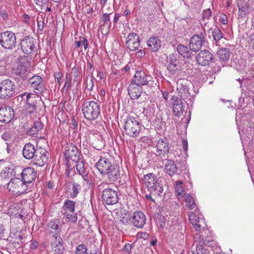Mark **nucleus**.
<instances>
[{
	"label": "nucleus",
	"instance_id": "a18cd8bd",
	"mask_svg": "<svg viewBox=\"0 0 254 254\" xmlns=\"http://www.w3.org/2000/svg\"><path fill=\"white\" fill-rule=\"evenodd\" d=\"M184 104L173 105V112L177 117L180 116L184 111Z\"/></svg>",
	"mask_w": 254,
	"mask_h": 254
},
{
	"label": "nucleus",
	"instance_id": "39448f33",
	"mask_svg": "<svg viewBox=\"0 0 254 254\" xmlns=\"http://www.w3.org/2000/svg\"><path fill=\"white\" fill-rule=\"evenodd\" d=\"M82 111L86 120L93 121L99 116L100 108L98 104L93 101H87L83 104Z\"/></svg>",
	"mask_w": 254,
	"mask_h": 254
},
{
	"label": "nucleus",
	"instance_id": "4d7b16f0",
	"mask_svg": "<svg viewBox=\"0 0 254 254\" xmlns=\"http://www.w3.org/2000/svg\"><path fill=\"white\" fill-rule=\"evenodd\" d=\"M12 133L10 131H5L1 135V138L5 141L9 140L12 137Z\"/></svg>",
	"mask_w": 254,
	"mask_h": 254
},
{
	"label": "nucleus",
	"instance_id": "20e7f679",
	"mask_svg": "<svg viewBox=\"0 0 254 254\" xmlns=\"http://www.w3.org/2000/svg\"><path fill=\"white\" fill-rule=\"evenodd\" d=\"M206 23L202 24V31L193 35L189 42L190 49L194 52H198L203 46L208 44L206 38Z\"/></svg>",
	"mask_w": 254,
	"mask_h": 254
},
{
	"label": "nucleus",
	"instance_id": "7ed1b4c3",
	"mask_svg": "<svg viewBox=\"0 0 254 254\" xmlns=\"http://www.w3.org/2000/svg\"><path fill=\"white\" fill-rule=\"evenodd\" d=\"M142 127V124L139 117L129 116L127 118L124 125L126 133L132 137L139 135Z\"/></svg>",
	"mask_w": 254,
	"mask_h": 254
},
{
	"label": "nucleus",
	"instance_id": "2f4dec72",
	"mask_svg": "<svg viewBox=\"0 0 254 254\" xmlns=\"http://www.w3.org/2000/svg\"><path fill=\"white\" fill-rule=\"evenodd\" d=\"M177 50L180 55L185 58L190 59L193 55L192 52L190 51L187 46L182 44H180L177 46Z\"/></svg>",
	"mask_w": 254,
	"mask_h": 254
},
{
	"label": "nucleus",
	"instance_id": "774afa93",
	"mask_svg": "<svg viewBox=\"0 0 254 254\" xmlns=\"http://www.w3.org/2000/svg\"><path fill=\"white\" fill-rule=\"evenodd\" d=\"M80 39L81 40V43L83 45L84 49L86 50L88 46V41L87 39L84 37H80Z\"/></svg>",
	"mask_w": 254,
	"mask_h": 254
},
{
	"label": "nucleus",
	"instance_id": "6e6d98bb",
	"mask_svg": "<svg viewBox=\"0 0 254 254\" xmlns=\"http://www.w3.org/2000/svg\"><path fill=\"white\" fill-rule=\"evenodd\" d=\"M87 82H86V88L88 90L91 91L92 90V88L94 86V83H93V76L92 77H89L88 78V77L86 76V77Z\"/></svg>",
	"mask_w": 254,
	"mask_h": 254
},
{
	"label": "nucleus",
	"instance_id": "680f3d73",
	"mask_svg": "<svg viewBox=\"0 0 254 254\" xmlns=\"http://www.w3.org/2000/svg\"><path fill=\"white\" fill-rule=\"evenodd\" d=\"M38 133V131L33 127L30 128L27 131L28 135L34 136H37Z\"/></svg>",
	"mask_w": 254,
	"mask_h": 254
},
{
	"label": "nucleus",
	"instance_id": "0eeeda50",
	"mask_svg": "<svg viewBox=\"0 0 254 254\" xmlns=\"http://www.w3.org/2000/svg\"><path fill=\"white\" fill-rule=\"evenodd\" d=\"M16 44V38L13 32L6 31L0 33V45L2 48L11 50L15 47Z\"/></svg>",
	"mask_w": 254,
	"mask_h": 254
},
{
	"label": "nucleus",
	"instance_id": "6ab92c4d",
	"mask_svg": "<svg viewBox=\"0 0 254 254\" xmlns=\"http://www.w3.org/2000/svg\"><path fill=\"white\" fill-rule=\"evenodd\" d=\"M42 82V78L39 75H34L30 78L28 83L34 88V92L36 94H40L45 90V87Z\"/></svg>",
	"mask_w": 254,
	"mask_h": 254
},
{
	"label": "nucleus",
	"instance_id": "4be33fe9",
	"mask_svg": "<svg viewBox=\"0 0 254 254\" xmlns=\"http://www.w3.org/2000/svg\"><path fill=\"white\" fill-rule=\"evenodd\" d=\"M187 84L188 81L185 79H180L177 82V89L178 91L179 96L183 99H186L191 96Z\"/></svg>",
	"mask_w": 254,
	"mask_h": 254
},
{
	"label": "nucleus",
	"instance_id": "58836bf2",
	"mask_svg": "<svg viewBox=\"0 0 254 254\" xmlns=\"http://www.w3.org/2000/svg\"><path fill=\"white\" fill-rule=\"evenodd\" d=\"M182 182L179 181L176 182L175 186V190L176 192V196L178 199H181L183 197L184 189L182 186Z\"/></svg>",
	"mask_w": 254,
	"mask_h": 254
},
{
	"label": "nucleus",
	"instance_id": "8fccbe9b",
	"mask_svg": "<svg viewBox=\"0 0 254 254\" xmlns=\"http://www.w3.org/2000/svg\"><path fill=\"white\" fill-rule=\"evenodd\" d=\"M87 71H86V74L88 75V76L89 77H92L93 76V73L94 71V68L93 66V61H88L87 63Z\"/></svg>",
	"mask_w": 254,
	"mask_h": 254
},
{
	"label": "nucleus",
	"instance_id": "ddd939ff",
	"mask_svg": "<svg viewBox=\"0 0 254 254\" xmlns=\"http://www.w3.org/2000/svg\"><path fill=\"white\" fill-rule=\"evenodd\" d=\"M50 245L54 254H64V242L60 235L54 234L51 238Z\"/></svg>",
	"mask_w": 254,
	"mask_h": 254
},
{
	"label": "nucleus",
	"instance_id": "c756f323",
	"mask_svg": "<svg viewBox=\"0 0 254 254\" xmlns=\"http://www.w3.org/2000/svg\"><path fill=\"white\" fill-rule=\"evenodd\" d=\"M217 55L219 60L225 63L229 60L230 57V49L226 48H221L217 51Z\"/></svg>",
	"mask_w": 254,
	"mask_h": 254
},
{
	"label": "nucleus",
	"instance_id": "37998d69",
	"mask_svg": "<svg viewBox=\"0 0 254 254\" xmlns=\"http://www.w3.org/2000/svg\"><path fill=\"white\" fill-rule=\"evenodd\" d=\"M65 80L64 86L62 88L61 91L62 92L66 93L69 88L71 85V76L66 74L65 75Z\"/></svg>",
	"mask_w": 254,
	"mask_h": 254
},
{
	"label": "nucleus",
	"instance_id": "2eb2a0df",
	"mask_svg": "<svg viewBox=\"0 0 254 254\" xmlns=\"http://www.w3.org/2000/svg\"><path fill=\"white\" fill-rule=\"evenodd\" d=\"M102 197L104 204L113 205L118 202V195L117 191L110 188L105 189L102 192Z\"/></svg>",
	"mask_w": 254,
	"mask_h": 254
},
{
	"label": "nucleus",
	"instance_id": "1a4fd4ad",
	"mask_svg": "<svg viewBox=\"0 0 254 254\" xmlns=\"http://www.w3.org/2000/svg\"><path fill=\"white\" fill-rule=\"evenodd\" d=\"M15 85L9 79L2 80L0 83V96L2 98H9L15 92Z\"/></svg>",
	"mask_w": 254,
	"mask_h": 254
},
{
	"label": "nucleus",
	"instance_id": "4468645a",
	"mask_svg": "<svg viewBox=\"0 0 254 254\" xmlns=\"http://www.w3.org/2000/svg\"><path fill=\"white\" fill-rule=\"evenodd\" d=\"M36 44L35 39L28 36L23 37L20 42V46L22 52L27 55L36 51Z\"/></svg>",
	"mask_w": 254,
	"mask_h": 254
},
{
	"label": "nucleus",
	"instance_id": "3c124183",
	"mask_svg": "<svg viewBox=\"0 0 254 254\" xmlns=\"http://www.w3.org/2000/svg\"><path fill=\"white\" fill-rule=\"evenodd\" d=\"M93 144H94V148L98 150H101L104 146V142L101 137L95 140Z\"/></svg>",
	"mask_w": 254,
	"mask_h": 254
},
{
	"label": "nucleus",
	"instance_id": "f03ea898",
	"mask_svg": "<svg viewBox=\"0 0 254 254\" xmlns=\"http://www.w3.org/2000/svg\"><path fill=\"white\" fill-rule=\"evenodd\" d=\"M96 167L102 175L107 176L109 182H115L120 178V167L113 164L110 158L101 157L96 163Z\"/></svg>",
	"mask_w": 254,
	"mask_h": 254
},
{
	"label": "nucleus",
	"instance_id": "864d4df0",
	"mask_svg": "<svg viewBox=\"0 0 254 254\" xmlns=\"http://www.w3.org/2000/svg\"><path fill=\"white\" fill-rule=\"evenodd\" d=\"M196 252L197 254H210L209 250L200 245L196 246Z\"/></svg>",
	"mask_w": 254,
	"mask_h": 254
},
{
	"label": "nucleus",
	"instance_id": "f3484780",
	"mask_svg": "<svg viewBox=\"0 0 254 254\" xmlns=\"http://www.w3.org/2000/svg\"><path fill=\"white\" fill-rule=\"evenodd\" d=\"M13 109L10 106L0 108V122L5 124L9 123L14 118Z\"/></svg>",
	"mask_w": 254,
	"mask_h": 254
},
{
	"label": "nucleus",
	"instance_id": "e433bc0d",
	"mask_svg": "<svg viewBox=\"0 0 254 254\" xmlns=\"http://www.w3.org/2000/svg\"><path fill=\"white\" fill-rule=\"evenodd\" d=\"M185 196V201L187 204L186 206L188 209L190 210L194 209L196 206L194 198L189 193L186 194Z\"/></svg>",
	"mask_w": 254,
	"mask_h": 254
},
{
	"label": "nucleus",
	"instance_id": "4c0bfd02",
	"mask_svg": "<svg viewBox=\"0 0 254 254\" xmlns=\"http://www.w3.org/2000/svg\"><path fill=\"white\" fill-rule=\"evenodd\" d=\"M62 214L68 222L75 223L77 220V213H75V212L65 211L64 212H62Z\"/></svg>",
	"mask_w": 254,
	"mask_h": 254
},
{
	"label": "nucleus",
	"instance_id": "0e129e2a",
	"mask_svg": "<svg viewBox=\"0 0 254 254\" xmlns=\"http://www.w3.org/2000/svg\"><path fill=\"white\" fill-rule=\"evenodd\" d=\"M137 236L139 238H141V239L145 240L148 237L149 235L146 232H138L137 233Z\"/></svg>",
	"mask_w": 254,
	"mask_h": 254
},
{
	"label": "nucleus",
	"instance_id": "603ef678",
	"mask_svg": "<svg viewBox=\"0 0 254 254\" xmlns=\"http://www.w3.org/2000/svg\"><path fill=\"white\" fill-rule=\"evenodd\" d=\"M13 208L14 209L15 208L12 205L9 207L8 211V214H9L10 215H14L15 216V218H16L20 219L22 220H24L25 216L22 214L15 213V212L12 211V210L13 209Z\"/></svg>",
	"mask_w": 254,
	"mask_h": 254
},
{
	"label": "nucleus",
	"instance_id": "e2e57ef3",
	"mask_svg": "<svg viewBox=\"0 0 254 254\" xmlns=\"http://www.w3.org/2000/svg\"><path fill=\"white\" fill-rule=\"evenodd\" d=\"M219 21L220 23L223 24H227L228 22L227 16L225 14H221L219 18Z\"/></svg>",
	"mask_w": 254,
	"mask_h": 254
},
{
	"label": "nucleus",
	"instance_id": "b1692460",
	"mask_svg": "<svg viewBox=\"0 0 254 254\" xmlns=\"http://www.w3.org/2000/svg\"><path fill=\"white\" fill-rule=\"evenodd\" d=\"M146 216L145 214L140 211H135L131 217V222L133 225L139 228H141L146 222Z\"/></svg>",
	"mask_w": 254,
	"mask_h": 254
},
{
	"label": "nucleus",
	"instance_id": "a19ab883",
	"mask_svg": "<svg viewBox=\"0 0 254 254\" xmlns=\"http://www.w3.org/2000/svg\"><path fill=\"white\" fill-rule=\"evenodd\" d=\"M213 43H217L223 37L220 30L217 28H214L212 32Z\"/></svg>",
	"mask_w": 254,
	"mask_h": 254
},
{
	"label": "nucleus",
	"instance_id": "09e8293b",
	"mask_svg": "<svg viewBox=\"0 0 254 254\" xmlns=\"http://www.w3.org/2000/svg\"><path fill=\"white\" fill-rule=\"evenodd\" d=\"M211 16V11L209 8L203 10L202 13V20L201 23V25L202 26V24L204 23H206V25L207 22H206V20H208Z\"/></svg>",
	"mask_w": 254,
	"mask_h": 254
},
{
	"label": "nucleus",
	"instance_id": "79ce46f5",
	"mask_svg": "<svg viewBox=\"0 0 254 254\" xmlns=\"http://www.w3.org/2000/svg\"><path fill=\"white\" fill-rule=\"evenodd\" d=\"M80 190L81 186L80 184L76 183H72V192L70 193V197L72 198L76 197Z\"/></svg>",
	"mask_w": 254,
	"mask_h": 254
},
{
	"label": "nucleus",
	"instance_id": "5701e85b",
	"mask_svg": "<svg viewBox=\"0 0 254 254\" xmlns=\"http://www.w3.org/2000/svg\"><path fill=\"white\" fill-rule=\"evenodd\" d=\"M22 180L28 185L34 181L37 178V172L32 167H27L21 173Z\"/></svg>",
	"mask_w": 254,
	"mask_h": 254
},
{
	"label": "nucleus",
	"instance_id": "338daca9",
	"mask_svg": "<svg viewBox=\"0 0 254 254\" xmlns=\"http://www.w3.org/2000/svg\"><path fill=\"white\" fill-rule=\"evenodd\" d=\"M62 77H63L62 74L60 72H57L55 73V79H56V81L59 84H60L61 83V80Z\"/></svg>",
	"mask_w": 254,
	"mask_h": 254
},
{
	"label": "nucleus",
	"instance_id": "a211bd4d",
	"mask_svg": "<svg viewBox=\"0 0 254 254\" xmlns=\"http://www.w3.org/2000/svg\"><path fill=\"white\" fill-rule=\"evenodd\" d=\"M156 147L158 155L165 158L166 156L169 152L170 149L167 139L166 137H163L158 139L156 144Z\"/></svg>",
	"mask_w": 254,
	"mask_h": 254
},
{
	"label": "nucleus",
	"instance_id": "13d9d810",
	"mask_svg": "<svg viewBox=\"0 0 254 254\" xmlns=\"http://www.w3.org/2000/svg\"><path fill=\"white\" fill-rule=\"evenodd\" d=\"M33 127L37 130V131H39L43 128V124L41 122L37 121L35 122Z\"/></svg>",
	"mask_w": 254,
	"mask_h": 254
},
{
	"label": "nucleus",
	"instance_id": "69168bd1",
	"mask_svg": "<svg viewBox=\"0 0 254 254\" xmlns=\"http://www.w3.org/2000/svg\"><path fill=\"white\" fill-rule=\"evenodd\" d=\"M172 100H174L173 105H176V104H184L182 100L179 99L177 96H173L172 97Z\"/></svg>",
	"mask_w": 254,
	"mask_h": 254
},
{
	"label": "nucleus",
	"instance_id": "5fc2aeb1",
	"mask_svg": "<svg viewBox=\"0 0 254 254\" xmlns=\"http://www.w3.org/2000/svg\"><path fill=\"white\" fill-rule=\"evenodd\" d=\"M87 247L83 244L79 245L76 248L75 254H87Z\"/></svg>",
	"mask_w": 254,
	"mask_h": 254
},
{
	"label": "nucleus",
	"instance_id": "f257e3e1",
	"mask_svg": "<svg viewBox=\"0 0 254 254\" xmlns=\"http://www.w3.org/2000/svg\"><path fill=\"white\" fill-rule=\"evenodd\" d=\"M22 155L26 159H32L33 164L43 167L48 162L49 154L45 149L36 147L33 144L27 143L23 148Z\"/></svg>",
	"mask_w": 254,
	"mask_h": 254
},
{
	"label": "nucleus",
	"instance_id": "412c9836",
	"mask_svg": "<svg viewBox=\"0 0 254 254\" xmlns=\"http://www.w3.org/2000/svg\"><path fill=\"white\" fill-rule=\"evenodd\" d=\"M64 155L67 158L75 162L80 159L81 154L76 146L72 143H69L65 147Z\"/></svg>",
	"mask_w": 254,
	"mask_h": 254
},
{
	"label": "nucleus",
	"instance_id": "a878e982",
	"mask_svg": "<svg viewBox=\"0 0 254 254\" xmlns=\"http://www.w3.org/2000/svg\"><path fill=\"white\" fill-rule=\"evenodd\" d=\"M190 222L193 225V228L197 231L201 230V227L204 224V220L198 215L193 212H190L189 215Z\"/></svg>",
	"mask_w": 254,
	"mask_h": 254
},
{
	"label": "nucleus",
	"instance_id": "473e14b6",
	"mask_svg": "<svg viewBox=\"0 0 254 254\" xmlns=\"http://www.w3.org/2000/svg\"><path fill=\"white\" fill-rule=\"evenodd\" d=\"M13 72L15 74L19 76V78L23 80L27 78L28 72L27 67L21 64H19L16 68H14Z\"/></svg>",
	"mask_w": 254,
	"mask_h": 254
},
{
	"label": "nucleus",
	"instance_id": "bb28decb",
	"mask_svg": "<svg viewBox=\"0 0 254 254\" xmlns=\"http://www.w3.org/2000/svg\"><path fill=\"white\" fill-rule=\"evenodd\" d=\"M131 82L140 86L147 85L148 82V76L145 73L141 70L137 71L134 74Z\"/></svg>",
	"mask_w": 254,
	"mask_h": 254
},
{
	"label": "nucleus",
	"instance_id": "7c9ffc66",
	"mask_svg": "<svg viewBox=\"0 0 254 254\" xmlns=\"http://www.w3.org/2000/svg\"><path fill=\"white\" fill-rule=\"evenodd\" d=\"M143 180L146 187L149 190L152 189L154 184L157 182L156 177L153 173H149L144 175Z\"/></svg>",
	"mask_w": 254,
	"mask_h": 254
},
{
	"label": "nucleus",
	"instance_id": "49530a36",
	"mask_svg": "<svg viewBox=\"0 0 254 254\" xmlns=\"http://www.w3.org/2000/svg\"><path fill=\"white\" fill-rule=\"evenodd\" d=\"M112 13H104L102 15V21L103 22V23L101 25L103 26H107L108 28H110L111 26V22L110 20V15Z\"/></svg>",
	"mask_w": 254,
	"mask_h": 254
},
{
	"label": "nucleus",
	"instance_id": "bf43d9fd",
	"mask_svg": "<svg viewBox=\"0 0 254 254\" xmlns=\"http://www.w3.org/2000/svg\"><path fill=\"white\" fill-rule=\"evenodd\" d=\"M248 42L249 46L254 50V33L249 36L248 38Z\"/></svg>",
	"mask_w": 254,
	"mask_h": 254
},
{
	"label": "nucleus",
	"instance_id": "72a5a7b5",
	"mask_svg": "<svg viewBox=\"0 0 254 254\" xmlns=\"http://www.w3.org/2000/svg\"><path fill=\"white\" fill-rule=\"evenodd\" d=\"M75 202L72 200L66 199L64 201L62 207V213L67 212H75Z\"/></svg>",
	"mask_w": 254,
	"mask_h": 254
},
{
	"label": "nucleus",
	"instance_id": "f8f14e48",
	"mask_svg": "<svg viewBox=\"0 0 254 254\" xmlns=\"http://www.w3.org/2000/svg\"><path fill=\"white\" fill-rule=\"evenodd\" d=\"M76 170L77 173L80 175L83 181L86 183L87 185H90L92 181L90 178V175L89 174V171L88 170V164L85 161L79 159L75 161Z\"/></svg>",
	"mask_w": 254,
	"mask_h": 254
},
{
	"label": "nucleus",
	"instance_id": "9b49d317",
	"mask_svg": "<svg viewBox=\"0 0 254 254\" xmlns=\"http://www.w3.org/2000/svg\"><path fill=\"white\" fill-rule=\"evenodd\" d=\"M22 98L26 100V104L25 105L26 111L29 114L34 113L36 110L37 107L40 102V100L38 96H33L31 93H26L22 95Z\"/></svg>",
	"mask_w": 254,
	"mask_h": 254
},
{
	"label": "nucleus",
	"instance_id": "f704fd0d",
	"mask_svg": "<svg viewBox=\"0 0 254 254\" xmlns=\"http://www.w3.org/2000/svg\"><path fill=\"white\" fill-rule=\"evenodd\" d=\"M182 66V61L181 59H178L175 61L171 65H168V69L173 74H175L177 71L181 70Z\"/></svg>",
	"mask_w": 254,
	"mask_h": 254
},
{
	"label": "nucleus",
	"instance_id": "ea45409f",
	"mask_svg": "<svg viewBox=\"0 0 254 254\" xmlns=\"http://www.w3.org/2000/svg\"><path fill=\"white\" fill-rule=\"evenodd\" d=\"M68 75L71 76V79L72 78V77L74 78L73 82H77L78 83L81 79L80 71L75 66L72 68L71 73L69 74Z\"/></svg>",
	"mask_w": 254,
	"mask_h": 254
},
{
	"label": "nucleus",
	"instance_id": "dca6fc26",
	"mask_svg": "<svg viewBox=\"0 0 254 254\" xmlns=\"http://www.w3.org/2000/svg\"><path fill=\"white\" fill-rule=\"evenodd\" d=\"M126 46L130 51H136L140 46V38L134 33L129 34L126 38Z\"/></svg>",
	"mask_w": 254,
	"mask_h": 254
},
{
	"label": "nucleus",
	"instance_id": "de8ad7c7",
	"mask_svg": "<svg viewBox=\"0 0 254 254\" xmlns=\"http://www.w3.org/2000/svg\"><path fill=\"white\" fill-rule=\"evenodd\" d=\"M130 218V214L128 211L124 210L120 216V221L124 224H126L128 222V220Z\"/></svg>",
	"mask_w": 254,
	"mask_h": 254
},
{
	"label": "nucleus",
	"instance_id": "cd10ccee",
	"mask_svg": "<svg viewBox=\"0 0 254 254\" xmlns=\"http://www.w3.org/2000/svg\"><path fill=\"white\" fill-rule=\"evenodd\" d=\"M147 47L153 52H157L161 47V42L157 36H152L147 41Z\"/></svg>",
	"mask_w": 254,
	"mask_h": 254
},
{
	"label": "nucleus",
	"instance_id": "c9c22d12",
	"mask_svg": "<svg viewBox=\"0 0 254 254\" xmlns=\"http://www.w3.org/2000/svg\"><path fill=\"white\" fill-rule=\"evenodd\" d=\"M59 223V222L58 220H51L49 222L48 226L52 230L50 232V233H55V234L60 235L59 233L61 231V229Z\"/></svg>",
	"mask_w": 254,
	"mask_h": 254
},
{
	"label": "nucleus",
	"instance_id": "393cba45",
	"mask_svg": "<svg viewBox=\"0 0 254 254\" xmlns=\"http://www.w3.org/2000/svg\"><path fill=\"white\" fill-rule=\"evenodd\" d=\"M128 93L132 100L138 99L142 93V87L138 84L131 82L128 86Z\"/></svg>",
	"mask_w": 254,
	"mask_h": 254
},
{
	"label": "nucleus",
	"instance_id": "aec40b11",
	"mask_svg": "<svg viewBox=\"0 0 254 254\" xmlns=\"http://www.w3.org/2000/svg\"><path fill=\"white\" fill-rule=\"evenodd\" d=\"M213 60V55L209 51L204 50L200 51L197 55L196 61L201 65H207Z\"/></svg>",
	"mask_w": 254,
	"mask_h": 254
},
{
	"label": "nucleus",
	"instance_id": "423d86ee",
	"mask_svg": "<svg viewBox=\"0 0 254 254\" xmlns=\"http://www.w3.org/2000/svg\"><path fill=\"white\" fill-rule=\"evenodd\" d=\"M7 188L9 191L19 195L26 193L28 187L21 179L14 178L11 179L7 184Z\"/></svg>",
	"mask_w": 254,
	"mask_h": 254
},
{
	"label": "nucleus",
	"instance_id": "9d476101",
	"mask_svg": "<svg viewBox=\"0 0 254 254\" xmlns=\"http://www.w3.org/2000/svg\"><path fill=\"white\" fill-rule=\"evenodd\" d=\"M187 163L185 159L180 162L179 165L177 166L175 162L172 160H167L165 165V170L166 172L170 176H172L175 174L181 173L186 169Z\"/></svg>",
	"mask_w": 254,
	"mask_h": 254
},
{
	"label": "nucleus",
	"instance_id": "c85d7f7f",
	"mask_svg": "<svg viewBox=\"0 0 254 254\" xmlns=\"http://www.w3.org/2000/svg\"><path fill=\"white\" fill-rule=\"evenodd\" d=\"M238 7L239 11L240 12L241 11L245 15L251 13L254 9V8L249 0L248 2H246L243 0H240L238 3Z\"/></svg>",
	"mask_w": 254,
	"mask_h": 254
},
{
	"label": "nucleus",
	"instance_id": "c03bdc74",
	"mask_svg": "<svg viewBox=\"0 0 254 254\" xmlns=\"http://www.w3.org/2000/svg\"><path fill=\"white\" fill-rule=\"evenodd\" d=\"M149 190L152 193L154 192L158 195H160L163 192V189L160 184L157 182L155 184H154V186H153V188L150 189Z\"/></svg>",
	"mask_w": 254,
	"mask_h": 254
},
{
	"label": "nucleus",
	"instance_id": "6e6552de",
	"mask_svg": "<svg viewBox=\"0 0 254 254\" xmlns=\"http://www.w3.org/2000/svg\"><path fill=\"white\" fill-rule=\"evenodd\" d=\"M194 241L196 245L210 246L213 243L212 237L207 229H203L194 235Z\"/></svg>",
	"mask_w": 254,
	"mask_h": 254
},
{
	"label": "nucleus",
	"instance_id": "052dcab7",
	"mask_svg": "<svg viewBox=\"0 0 254 254\" xmlns=\"http://www.w3.org/2000/svg\"><path fill=\"white\" fill-rule=\"evenodd\" d=\"M178 59L179 58H177L176 56L173 54L170 55L168 61V65H171V64H173V63Z\"/></svg>",
	"mask_w": 254,
	"mask_h": 254
}]
</instances>
